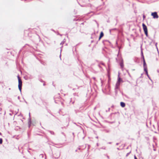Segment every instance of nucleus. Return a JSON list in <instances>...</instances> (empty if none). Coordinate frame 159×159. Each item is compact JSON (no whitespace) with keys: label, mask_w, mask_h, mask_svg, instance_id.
<instances>
[{"label":"nucleus","mask_w":159,"mask_h":159,"mask_svg":"<svg viewBox=\"0 0 159 159\" xmlns=\"http://www.w3.org/2000/svg\"><path fill=\"white\" fill-rule=\"evenodd\" d=\"M142 54H143V52H142Z\"/></svg>","instance_id":"obj_14"},{"label":"nucleus","mask_w":159,"mask_h":159,"mask_svg":"<svg viewBox=\"0 0 159 159\" xmlns=\"http://www.w3.org/2000/svg\"><path fill=\"white\" fill-rule=\"evenodd\" d=\"M1 133L0 132V135H1Z\"/></svg>","instance_id":"obj_13"},{"label":"nucleus","mask_w":159,"mask_h":159,"mask_svg":"<svg viewBox=\"0 0 159 159\" xmlns=\"http://www.w3.org/2000/svg\"><path fill=\"white\" fill-rule=\"evenodd\" d=\"M18 79V88L20 92H21V87H22V82L19 76L18 75L17 76Z\"/></svg>","instance_id":"obj_2"},{"label":"nucleus","mask_w":159,"mask_h":159,"mask_svg":"<svg viewBox=\"0 0 159 159\" xmlns=\"http://www.w3.org/2000/svg\"><path fill=\"white\" fill-rule=\"evenodd\" d=\"M2 139L0 138V144H1L2 143Z\"/></svg>","instance_id":"obj_10"},{"label":"nucleus","mask_w":159,"mask_h":159,"mask_svg":"<svg viewBox=\"0 0 159 159\" xmlns=\"http://www.w3.org/2000/svg\"><path fill=\"white\" fill-rule=\"evenodd\" d=\"M144 67V70L146 72V75H147L148 76V70H147V66H145V67Z\"/></svg>","instance_id":"obj_5"},{"label":"nucleus","mask_w":159,"mask_h":159,"mask_svg":"<svg viewBox=\"0 0 159 159\" xmlns=\"http://www.w3.org/2000/svg\"><path fill=\"white\" fill-rule=\"evenodd\" d=\"M134 159H137L136 157L134 156Z\"/></svg>","instance_id":"obj_11"},{"label":"nucleus","mask_w":159,"mask_h":159,"mask_svg":"<svg viewBox=\"0 0 159 159\" xmlns=\"http://www.w3.org/2000/svg\"><path fill=\"white\" fill-rule=\"evenodd\" d=\"M120 66L122 68L123 67V63H122V62H121L120 63Z\"/></svg>","instance_id":"obj_9"},{"label":"nucleus","mask_w":159,"mask_h":159,"mask_svg":"<svg viewBox=\"0 0 159 159\" xmlns=\"http://www.w3.org/2000/svg\"><path fill=\"white\" fill-rule=\"evenodd\" d=\"M151 15L154 18H158V16L157 13L156 12L152 13Z\"/></svg>","instance_id":"obj_4"},{"label":"nucleus","mask_w":159,"mask_h":159,"mask_svg":"<svg viewBox=\"0 0 159 159\" xmlns=\"http://www.w3.org/2000/svg\"><path fill=\"white\" fill-rule=\"evenodd\" d=\"M63 43H64V42H62L61 43V44H63Z\"/></svg>","instance_id":"obj_12"},{"label":"nucleus","mask_w":159,"mask_h":159,"mask_svg":"<svg viewBox=\"0 0 159 159\" xmlns=\"http://www.w3.org/2000/svg\"><path fill=\"white\" fill-rule=\"evenodd\" d=\"M142 26H143V29L145 33V34L146 36H147L148 33V30H147V27L146 26V25L144 23L143 24Z\"/></svg>","instance_id":"obj_3"},{"label":"nucleus","mask_w":159,"mask_h":159,"mask_svg":"<svg viewBox=\"0 0 159 159\" xmlns=\"http://www.w3.org/2000/svg\"><path fill=\"white\" fill-rule=\"evenodd\" d=\"M147 66L146 64L145 61L143 58V67Z\"/></svg>","instance_id":"obj_8"},{"label":"nucleus","mask_w":159,"mask_h":159,"mask_svg":"<svg viewBox=\"0 0 159 159\" xmlns=\"http://www.w3.org/2000/svg\"><path fill=\"white\" fill-rule=\"evenodd\" d=\"M103 36V33L102 32H101L100 37H99V39H100L101 38H102Z\"/></svg>","instance_id":"obj_6"},{"label":"nucleus","mask_w":159,"mask_h":159,"mask_svg":"<svg viewBox=\"0 0 159 159\" xmlns=\"http://www.w3.org/2000/svg\"><path fill=\"white\" fill-rule=\"evenodd\" d=\"M122 80L121 78L120 77L119 75H118V80L116 84V86H115V89H118L119 88L120 83L121 82H122Z\"/></svg>","instance_id":"obj_1"},{"label":"nucleus","mask_w":159,"mask_h":159,"mask_svg":"<svg viewBox=\"0 0 159 159\" xmlns=\"http://www.w3.org/2000/svg\"><path fill=\"white\" fill-rule=\"evenodd\" d=\"M120 105L122 107H124L125 106V104L124 102H120Z\"/></svg>","instance_id":"obj_7"}]
</instances>
